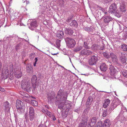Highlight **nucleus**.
Masks as SVG:
<instances>
[{
    "label": "nucleus",
    "mask_w": 127,
    "mask_h": 127,
    "mask_svg": "<svg viewBox=\"0 0 127 127\" xmlns=\"http://www.w3.org/2000/svg\"><path fill=\"white\" fill-rule=\"evenodd\" d=\"M83 48V46H78L76 47L74 49V51L75 52H77L80 51Z\"/></svg>",
    "instance_id": "nucleus-32"
},
{
    "label": "nucleus",
    "mask_w": 127,
    "mask_h": 127,
    "mask_svg": "<svg viewBox=\"0 0 127 127\" xmlns=\"http://www.w3.org/2000/svg\"><path fill=\"white\" fill-rule=\"evenodd\" d=\"M22 88L26 91L29 92L32 90V87L29 82H26L22 83Z\"/></svg>",
    "instance_id": "nucleus-5"
},
{
    "label": "nucleus",
    "mask_w": 127,
    "mask_h": 127,
    "mask_svg": "<svg viewBox=\"0 0 127 127\" xmlns=\"http://www.w3.org/2000/svg\"><path fill=\"white\" fill-rule=\"evenodd\" d=\"M110 100L108 99L105 100V102L103 104V107L105 108H107L109 105L110 103Z\"/></svg>",
    "instance_id": "nucleus-27"
},
{
    "label": "nucleus",
    "mask_w": 127,
    "mask_h": 127,
    "mask_svg": "<svg viewBox=\"0 0 127 127\" xmlns=\"http://www.w3.org/2000/svg\"><path fill=\"white\" fill-rule=\"evenodd\" d=\"M119 57L122 63H125L126 62V58L125 55L122 53H119Z\"/></svg>",
    "instance_id": "nucleus-18"
},
{
    "label": "nucleus",
    "mask_w": 127,
    "mask_h": 127,
    "mask_svg": "<svg viewBox=\"0 0 127 127\" xmlns=\"http://www.w3.org/2000/svg\"><path fill=\"white\" fill-rule=\"evenodd\" d=\"M20 94L22 95H23V96H24V95H25V93H24V92H20Z\"/></svg>",
    "instance_id": "nucleus-62"
},
{
    "label": "nucleus",
    "mask_w": 127,
    "mask_h": 127,
    "mask_svg": "<svg viewBox=\"0 0 127 127\" xmlns=\"http://www.w3.org/2000/svg\"><path fill=\"white\" fill-rule=\"evenodd\" d=\"M4 106L5 107V110L6 111L9 110L10 108V106L8 101H6L4 103Z\"/></svg>",
    "instance_id": "nucleus-24"
},
{
    "label": "nucleus",
    "mask_w": 127,
    "mask_h": 127,
    "mask_svg": "<svg viewBox=\"0 0 127 127\" xmlns=\"http://www.w3.org/2000/svg\"><path fill=\"white\" fill-rule=\"evenodd\" d=\"M122 75L124 76L127 77V71L125 69H123L121 71Z\"/></svg>",
    "instance_id": "nucleus-37"
},
{
    "label": "nucleus",
    "mask_w": 127,
    "mask_h": 127,
    "mask_svg": "<svg viewBox=\"0 0 127 127\" xmlns=\"http://www.w3.org/2000/svg\"><path fill=\"white\" fill-rule=\"evenodd\" d=\"M101 126V122H98L97 124V126L95 127H102Z\"/></svg>",
    "instance_id": "nucleus-48"
},
{
    "label": "nucleus",
    "mask_w": 127,
    "mask_h": 127,
    "mask_svg": "<svg viewBox=\"0 0 127 127\" xmlns=\"http://www.w3.org/2000/svg\"><path fill=\"white\" fill-rule=\"evenodd\" d=\"M68 95L66 92H64L63 90L60 89L58 92L56 97V101H65L66 100Z\"/></svg>",
    "instance_id": "nucleus-1"
},
{
    "label": "nucleus",
    "mask_w": 127,
    "mask_h": 127,
    "mask_svg": "<svg viewBox=\"0 0 127 127\" xmlns=\"http://www.w3.org/2000/svg\"><path fill=\"white\" fill-rule=\"evenodd\" d=\"M119 9L121 12H125L126 11V9L125 8V4L123 3H121L120 4Z\"/></svg>",
    "instance_id": "nucleus-23"
},
{
    "label": "nucleus",
    "mask_w": 127,
    "mask_h": 127,
    "mask_svg": "<svg viewBox=\"0 0 127 127\" xmlns=\"http://www.w3.org/2000/svg\"><path fill=\"white\" fill-rule=\"evenodd\" d=\"M121 49L124 51H127V45L124 43H122L121 45Z\"/></svg>",
    "instance_id": "nucleus-30"
},
{
    "label": "nucleus",
    "mask_w": 127,
    "mask_h": 127,
    "mask_svg": "<svg viewBox=\"0 0 127 127\" xmlns=\"http://www.w3.org/2000/svg\"><path fill=\"white\" fill-rule=\"evenodd\" d=\"M48 99V101L50 102L53 99V96L50 94H48L47 95Z\"/></svg>",
    "instance_id": "nucleus-41"
},
{
    "label": "nucleus",
    "mask_w": 127,
    "mask_h": 127,
    "mask_svg": "<svg viewBox=\"0 0 127 127\" xmlns=\"http://www.w3.org/2000/svg\"><path fill=\"white\" fill-rule=\"evenodd\" d=\"M35 62L34 63L33 65L35 66L36 65V63L37 61V58H36L35 59Z\"/></svg>",
    "instance_id": "nucleus-54"
},
{
    "label": "nucleus",
    "mask_w": 127,
    "mask_h": 127,
    "mask_svg": "<svg viewBox=\"0 0 127 127\" xmlns=\"http://www.w3.org/2000/svg\"><path fill=\"white\" fill-rule=\"evenodd\" d=\"M15 75L16 77L18 78H19L21 77L22 74L21 73V71H20L17 72H16Z\"/></svg>",
    "instance_id": "nucleus-31"
},
{
    "label": "nucleus",
    "mask_w": 127,
    "mask_h": 127,
    "mask_svg": "<svg viewBox=\"0 0 127 127\" xmlns=\"http://www.w3.org/2000/svg\"><path fill=\"white\" fill-rule=\"evenodd\" d=\"M93 98L91 96H90L87 99L86 102V105H91L92 102L93 100Z\"/></svg>",
    "instance_id": "nucleus-28"
},
{
    "label": "nucleus",
    "mask_w": 127,
    "mask_h": 127,
    "mask_svg": "<svg viewBox=\"0 0 127 127\" xmlns=\"http://www.w3.org/2000/svg\"><path fill=\"white\" fill-rule=\"evenodd\" d=\"M100 68L102 71H105L107 69V67L105 63H103L100 65Z\"/></svg>",
    "instance_id": "nucleus-21"
},
{
    "label": "nucleus",
    "mask_w": 127,
    "mask_h": 127,
    "mask_svg": "<svg viewBox=\"0 0 127 127\" xmlns=\"http://www.w3.org/2000/svg\"><path fill=\"white\" fill-rule=\"evenodd\" d=\"M113 0H103V2L105 3H108L111 2Z\"/></svg>",
    "instance_id": "nucleus-50"
},
{
    "label": "nucleus",
    "mask_w": 127,
    "mask_h": 127,
    "mask_svg": "<svg viewBox=\"0 0 127 127\" xmlns=\"http://www.w3.org/2000/svg\"><path fill=\"white\" fill-rule=\"evenodd\" d=\"M111 124V121L109 119L105 120L103 124V127H109Z\"/></svg>",
    "instance_id": "nucleus-19"
},
{
    "label": "nucleus",
    "mask_w": 127,
    "mask_h": 127,
    "mask_svg": "<svg viewBox=\"0 0 127 127\" xmlns=\"http://www.w3.org/2000/svg\"><path fill=\"white\" fill-rule=\"evenodd\" d=\"M97 119L96 117H94L90 119L88 122V126L90 127H93L95 125Z\"/></svg>",
    "instance_id": "nucleus-9"
},
{
    "label": "nucleus",
    "mask_w": 127,
    "mask_h": 127,
    "mask_svg": "<svg viewBox=\"0 0 127 127\" xmlns=\"http://www.w3.org/2000/svg\"><path fill=\"white\" fill-rule=\"evenodd\" d=\"M84 46L85 48L88 49L89 48V47L87 45V43L86 42H84Z\"/></svg>",
    "instance_id": "nucleus-51"
},
{
    "label": "nucleus",
    "mask_w": 127,
    "mask_h": 127,
    "mask_svg": "<svg viewBox=\"0 0 127 127\" xmlns=\"http://www.w3.org/2000/svg\"><path fill=\"white\" fill-rule=\"evenodd\" d=\"M35 117V114H29V118L31 121H32Z\"/></svg>",
    "instance_id": "nucleus-40"
},
{
    "label": "nucleus",
    "mask_w": 127,
    "mask_h": 127,
    "mask_svg": "<svg viewBox=\"0 0 127 127\" xmlns=\"http://www.w3.org/2000/svg\"><path fill=\"white\" fill-rule=\"evenodd\" d=\"M86 107L87 108L86 109V110L89 112L90 109V107L91 106L90 105H88L87 106V105H86Z\"/></svg>",
    "instance_id": "nucleus-49"
},
{
    "label": "nucleus",
    "mask_w": 127,
    "mask_h": 127,
    "mask_svg": "<svg viewBox=\"0 0 127 127\" xmlns=\"http://www.w3.org/2000/svg\"><path fill=\"white\" fill-rule=\"evenodd\" d=\"M29 114H34V110L33 108L31 107L29 108Z\"/></svg>",
    "instance_id": "nucleus-38"
},
{
    "label": "nucleus",
    "mask_w": 127,
    "mask_h": 127,
    "mask_svg": "<svg viewBox=\"0 0 127 127\" xmlns=\"http://www.w3.org/2000/svg\"><path fill=\"white\" fill-rule=\"evenodd\" d=\"M31 103L32 105L35 106L37 105V102L35 100H32Z\"/></svg>",
    "instance_id": "nucleus-43"
},
{
    "label": "nucleus",
    "mask_w": 127,
    "mask_h": 127,
    "mask_svg": "<svg viewBox=\"0 0 127 127\" xmlns=\"http://www.w3.org/2000/svg\"><path fill=\"white\" fill-rule=\"evenodd\" d=\"M16 107L18 112L20 114H22L24 112L25 105L21 101L18 99L17 100Z\"/></svg>",
    "instance_id": "nucleus-3"
},
{
    "label": "nucleus",
    "mask_w": 127,
    "mask_h": 127,
    "mask_svg": "<svg viewBox=\"0 0 127 127\" xmlns=\"http://www.w3.org/2000/svg\"><path fill=\"white\" fill-rule=\"evenodd\" d=\"M0 91H2V92H3L4 91V89L2 88H1L0 86Z\"/></svg>",
    "instance_id": "nucleus-60"
},
{
    "label": "nucleus",
    "mask_w": 127,
    "mask_h": 127,
    "mask_svg": "<svg viewBox=\"0 0 127 127\" xmlns=\"http://www.w3.org/2000/svg\"><path fill=\"white\" fill-rule=\"evenodd\" d=\"M9 75L10 74V73L9 74L7 68L6 67L5 68L2 69L1 75L3 78H5V79L7 78Z\"/></svg>",
    "instance_id": "nucleus-8"
},
{
    "label": "nucleus",
    "mask_w": 127,
    "mask_h": 127,
    "mask_svg": "<svg viewBox=\"0 0 127 127\" xmlns=\"http://www.w3.org/2000/svg\"><path fill=\"white\" fill-rule=\"evenodd\" d=\"M104 46L103 45L102 47H100V48L99 49V50H103L104 48Z\"/></svg>",
    "instance_id": "nucleus-59"
},
{
    "label": "nucleus",
    "mask_w": 127,
    "mask_h": 127,
    "mask_svg": "<svg viewBox=\"0 0 127 127\" xmlns=\"http://www.w3.org/2000/svg\"><path fill=\"white\" fill-rule=\"evenodd\" d=\"M61 41V40L59 39H57L56 41V47L58 48H59L60 47Z\"/></svg>",
    "instance_id": "nucleus-39"
},
{
    "label": "nucleus",
    "mask_w": 127,
    "mask_h": 127,
    "mask_svg": "<svg viewBox=\"0 0 127 127\" xmlns=\"http://www.w3.org/2000/svg\"><path fill=\"white\" fill-rule=\"evenodd\" d=\"M72 19V18L71 16H69L67 18V19L66 20V21L68 23L70 22L71 21Z\"/></svg>",
    "instance_id": "nucleus-44"
},
{
    "label": "nucleus",
    "mask_w": 127,
    "mask_h": 127,
    "mask_svg": "<svg viewBox=\"0 0 127 127\" xmlns=\"http://www.w3.org/2000/svg\"><path fill=\"white\" fill-rule=\"evenodd\" d=\"M113 20L114 18L109 16H103V21L106 24H108L110 22Z\"/></svg>",
    "instance_id": "nucleus-10"
},
{
    "label": "nucleus",
    "mask_w": 127,
    "mask_h": 127,
    "mask_svg": "<svg viewBox=\"0 0 127 127\" xmlns=\"http://www.w3.org/2000/svg\"><path fill=\"white\" fill-rule=\"evenodd\" d=\"M64 30L66 34L70 35L72 34L73 33V30L70 29L65 28Z\"/></svg>",
    "instance_id": "nucleus-20"
},
{
    "label": "nucleus",
    "mask_w": 127,
    "mask_h": 127,
    "mask_svg": "<svg viewBox=\"0 0 127 127\" xmlns=\"http://www.w3.org/2000/svg\"><path fill=\"white\" fill-rule=\"evenodd\" d=\"M89 112H88L86 110V109H85L83 113L84 114H87Z\"/></svg>",
    "instance_id": "nucleus-57"
},
{
    "label": "nucleus",
    "mask_w": 127,
    "mask_h": 127,
    "mask_svg": "<svg viewBox=\"0 0 127 127\" xmlns=\"http://www.w3.org/2000/svg\"><path fill=\"white\" fill-rule=\"evenodd\" d=\"M35 56L34 53H31L30 55V59H32Z\"/></svg>",
    "instance_id": "nucleus-46"
},
{
    "label": "nucleus",
    "mask_w": 127,
    "mask_h": 127,
    "mask_svg": "<svg viewBox=\"0 0 127 127\" xmlns=\"http://www.w3.org/2000/svg\"><path fill=\"white\" fill-rule=\"evenodd\" d=\"M103 55L106 59H108L110 58V54H109L107 52H104L103 53Z\"/></svg>",
    "instance_id": "nucleus-35"
},
{
    "label": "nucleus",
    "mask_w": 127,
    "mask_h": 127,
    "mask_svg": "<svg viewBox=\"0 0 127 127\" xmlns=\"http://www.w3.org/2000/svg\"><path fill=\"white\" fill-rule=\"evenodd\" d=\"M87 119L84 121L83 120L82 122L79 124L78 127H86L87 124Z\"/></svg>",
    "instance_id": "nucleus-22"
},
{
    "label": "nucleus",
    "mask_w": 127,
    "mask_h": 127,
    "mask_svg": "<svg viewBox=\"0 0 127 127\" xmlns=\"http://www.w3.org/2000/svg\"><path fill=\"white\" fill-rule=\"evenodd\" d=\"M102 11L104 12L105 11V10L103 8H102L101 9Z\"/></svg>",
    "instance_id": "nucleus-64"
},
{
    "label": "nucleus",
    "mask_w": 127,
    "mask_h": 127,
    "mask_svg": "<svg viewBox=\"0 0 127 127\" xmlns=\"http://www.w3.org/2000/svg\"><path fill=\"white\" fill-rule=\"evenodd\" d=\"M99 46L98 45L95 44H93L91 48L92 49L95 50H96L98 49Z\"/></svg>",
    "instance_id": "nucleus-33"
},
{
    "label": "nucleus",
    "mask_w": 127,
    "mask_h": 127,
    "mask_svg": "<svg viewBox=\"0 0 127 127\" xmlns=\"http://www.w3.org/2000/svg\"><path fill=\"white\" fill-rule=\"evenodd\" d=\"M93 28L91 27H85L84 28V29L88 32H91L92 31Z\"/></svg>",
    "instance_id": "nucleus-34"
},
{
    "label": "nucleus",
    "mask_w": 127,
    "mask_h": 127,
    "mask_svg": "<svg viewBox=\"0 0 127 127\" xmlns=\"http://www.w3.org/2000/svg\"><path fill=\"white\" fill-rule=\"evenodd\" d=\"M9 70L10 71V74H12L13 73V65L12 64H11L9 66Z\"/></svg>",
    "instance_id": "nucleus-36"
},
{
    "label": "nucleus",
    "mask_w": 127,
    "mask_h": 127,
    "mask_svg": "<svg viewBox=\"0 0 127 127\" xmlns=\"http://www.w3.org/2000/svg\"><path fill=\"white\" fill-rule=\"evenodd\" d=\"M57 102L59 103L58 106V108L62 111L65 110V111H67V110L69 108L70 105L69 103H68L69 101L66 100L63 101V100H59L58 101H56Z\"/></svg>",
    "instance_id": "nucleus-2"
},
{
    "label": "nucleus",
    "mask_w": 127,
    "mask_h": 127,
    "mask_svg": "<svg viewBox=\"0 0 127 127\" xmlns=\"http://www.w3.org/2000/svg\"><path fill=\"white\" fill-rule=\"evenodd\" d=\"M38 127H47L45 124L40 125Z\"/></svg>",
    "instance_id": "nucleus-55"
},
{
    "label": "nucleus",
    "mask_w": 127,
    "mask_h": 127,
    "mask_svg": "<svg viewBox=\"0 0 127 127\" xmlns=\"http://www.w3.org/2000/svg\"><path fill=\"white\" fill-rule=\"evenodd\" d=\"M98 56L97 55L92 56L89 60V63L91 65L95 64L98 60Z\"/></svg>",
    "instance_id": "nucleus-6"
},
{
    "label": "nucleus",
    "mask_w": 127,
    "mask_h": 127,
    "mask_svg": "<svg viewBox=\"0 0 127 127\" xmlns=\"http://www.w3.org/2000/svg\"><path fill=\"white\" fill-rule=\"evenodd\" d=\"M19 46H20L19 44H18L15 47L16 49V50H18L19 49Z\"/></svg>",
    "instance_id": "nucleus-58"
},
{
    "label": "nucleus",
    "mask_w": 127,
    "mask_h": 127,
    "mask_svg": "<svg viewBox=\"0 0 127 127\" xmlns=\"http://www.w3.org/2000/svg\"><path fill=\"white\" fill-rule=\"evenodd\" d=\"M67 114L64 112L62 113V116L63 118H65L67 117Z\"/></svg>",
    "instance_id": "nucleus-47"
},
{
    "label": "nucleus",
    "mask_w": 127,
    "mask_h": 127,
    "mask_svg": "<svg viewBox=\"0 0 127 127\" xmlns=\"http://www.w3.org/2000/svg\"><path fill=\"white\" fill-rule=\"evenodd\" d=\"M123 38L124 39L127 38V33H126L124 36Z\"/></svg>",
    "instance_id": "nucleus-56"
},
{
    "label": "nucleus",
    "mask_w": 127,
    "mask_h": 127,
    "mask_svg": "<svg viewBox=\"0 0 127 127\" xmlns=\"http://www.w3.org/2000/svg\"><path fill=\"white\" fill-rule=\"evenodd\" d=\"M37 77L35 75H33L32 78V87L34 89L36 88L37 83Z\"/></svg>",
    "instance_id": "nucleus-13"
},
{
    "label": "nucleus",
    "mask_w": 127,
    "mask_h": 127,
    "mask_svg": "<svg viewBox=\"0 0 127 127\" xmlns=\"http://www.w3.org/2000/svg\"><path fill=\"white\" fill-rule=\"evenodd\" d=\"M45 107L48 109H49V107L47 105L45 106Z\"/></svg>",
    "instance_id": "nucleus-63"
},
{
    "label": "nucleus",
    "mask_w": 127,
    "mask_h": 127,
    "mask_svg": "<svg viewBox=\"0 0 127 127\" xmlns=\"http://www.w3.org/2000/svg\"><path fill=\"white\" fill-rule=\"evenodd\" d=\"M117 9V6L115 3L112 4L110 6L109 10V12L111 14L114 13Z\"/></svg>",
    "instance_id": "nucleus-12"
},
{
    "label": "nucleus",
    "mask_w": 127,
    "mask_h": 127,
    "mask_svg": "<svg viewBox=\"0 0 127 127\" xmlns=\"http://www.w3.org/2000/svg\"><path fill=\"white\" fill-rule=\"evenodd\" d=\"M70 25L72 27H77L78 26V24L76 20H73L70 24Z\"/></svg>",
    "instance_id": "nucleus-29"
},
{
    "label": "nucleus",
    "mask_w": 127,
    "mask_h": 127,
    "mask_svg": "<svg viewBox=\"0 0 127 127\" xmlns=\"http://www.w3.org/2000/svg\"><path fill=\"white\" fill-rule=\"evenodd\" d=\"M48 111L46 109H42V112H43L44 113H45V114H46L47 113V112H48Z\"/></svg>",
    "instance_id": "nucleus-53"
},
{
    "label": "nucleus",
    "mask_w": 127,
    "mask_h": 127,
    "mask_svg": "<svg viewBox=\"0 0 127 127\" xmlns=\"http://www.w3.org/2000/svg\"><path fill=\"white\" fill-rule=\"evenodd\" d=\"M120 101L119 100L113 101L109 109V110L110 112L113 110L119 104Z\"/></svg>",
    "instance_id": "nucleus-7"
},
{
    "label": "nucleus",
    "mask_w": 127,
    "mask_h": 127,
    "mask_svg": "<svg viewBox=\"0 0 127 127\" xmlns=\"http://www.w3.org/2000/svg\"><path fill=\"white\" fill-rule=\"evenodd\" d=\"M37 26V22L36 20H33L30 24V26L29 27V28L32 30H33Z\"/></svg>",
    "instance_id": "nucleus-16"
},
{
    "label": "nucleus",
    "mask_w": 127,
    "mask_h": 127,
    "mask_svg": "<svg viewBox=\"0 0 127 127\" xmlns=\"http://www.w3.org/2000/svg\"><path fill=\"white\" fill-rule=\"evenodd\" d=\"M116 119L123 123H124L126 120V118L122 114H119L116 118Z\"/></svg>",
    "instance_id": "nucleus-11"
},
{
    "label": "nucleus",
    "mask_w": 127,
    "mask_h": 127,
    "mask_svg": "<svg viewBox=\"0 0 127 127\" xmlns=\"http://www.w3.org/2000/svg\"><path fill=\"white\" fill-rule=\"evenodd\" d=\"M115 14L116 16L118 17H120L121 16V14H120L119 11L118 10L116 11Z\"/></svg>",
    "instance_id": "nucleus-42"
},
{
    "label": "nucleus",
    "mask_w": 127,
    "mask_h": 127,
    "mask_svg": "<svg viewBox=\"0 0 127 127\" xmlns=\"http://www.w3.org/2000/svg\"><path fill=\"white\" fill-rule=\"evenodd\" d=\"M80 54L83 55H89L92 54V52L89 50L84 49L80 52Z\"/></svg>",
    "instance_id": "nucleus-17"
},
{
    "label": "nucleus",
    "mask_w": 127,
    "mask_h": 127,
    "mask_svg": "<svg viewBox=\"0 0 127 127\" xmlns=\"http://www.w3.org/2000/svg\"><path fill=\"white\" fill-rule=\"evenodd\" d=\"M52 119L54 121H55L56 120V118L55 117V116H53L52 118Z\"/></svg>",
    "instance_id": "nucleus-61"
},
{
    "label": "nucleus",
    "mask_w": 127,
    "mask_h": 127,
    "mask_svg": "<svg viewBox=\"0 0 127 127\" xmlns=\"http://www.w3.org/2000/svg\"><path fill=\"white\" fill-rule=\"evenodd\" d=\"M107 115V110H104L103 111V114H102V116L103 117H105Z\"/></svg>",
    "instance_id": "nucleus-45"
},
{
    "label": "nucleus",
    "mask_w": 127,
    "mask_h": 127,
    "mask_svg": "<svg viewBox=\"0 0 127 127\" xmlns=\"http://www.w3.org/2000/svg\"><path fill=\"white\" fill-rule=\"evenodd\" d=\"M64 33L62 31H58L57 32V36L60 39L62 38L63 37Z\"/></svg>",
    "instance_id": "nucleus-26"
},
{
    "label": "nucleus",
    "mask_w": 127,
    "mask_h": 127,
    "mask_svg": "<svg viewBox=\"0 0 127 127\" xmlns=\"http://www.w3.org/2000/svg\"><path fill=\"white\" fill-rule=\"evenodd\" d=\"M110 74L112 76H115L117 74V71L115 68L112 65L110 66Z\"/></svg>",
    "instance_id": "nucleus-14"
},
{
    "label": "nucleus",
    "mask_w": 127,
    "mask_h": 127,
    "mask_svg": "<svg viewBox=\"0 0 127 127\" xmlns=\"http://www.w3.org/2000/svg\"><path fill=\"white\" fill-rule=\"evenodd\" d=\"M110 57L112 58L113 62L115 63H117L118 60L117 57L115 54L113 52H110Z\"/></svg>",
    "instance_id": "nucleus-15"
},
{
    "label": "nucleus",
    "mask_w": 127,
    "mask_h": 127,
    "mask_svg": "<svg viewBox=\"0 0 127 127\" xmlns=\"http://www.w3.org/2000/svg\"><path fill=\"white\" fill-rule=\"evenodd\" d=\"M27 71L28 73L32 74L33 72L32 68L30 65L28 64L27 65Z\"/></svg>",
    "instance_id": "nucleus-25"
},
{
    "label": "nucleus",
    "mask_w": 127,
    "mask_h": 127,
    "mask_svg": "<svg viewBox=\"0 0 127 127\" xmlns=\"http://www.w3.org/2000/svg\"><path fill=\"white\" fill-rule=\"evenodd\" d=\"M66 45L69 48H73L75 45L76 42L73 39L71 38L67 37L65 38Z\"/></svg>",
    "instance_id": "nucleus-4"
},
{
    "label": "nucleus",
    "mask_w": 127,
    "mask_h": 127,
    "mask_svg": "<svg viewBox=\"0 0 127 127\" xmlns=\"http://www.w3.org/2000/svg\"><path fill=\"white\" fill-rule=\"evenodd\" d=\"M47 113H46V114L47 115H48L49 117H51V116L52 113L48 111L47 112Z\"/></svg>",
    "instance_id": "nucleus-52"
}]
</instances>
